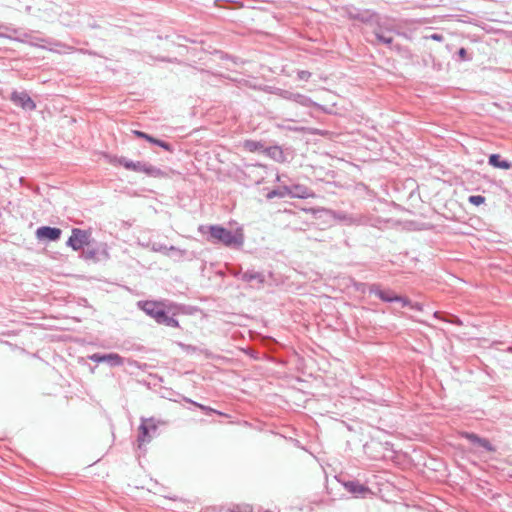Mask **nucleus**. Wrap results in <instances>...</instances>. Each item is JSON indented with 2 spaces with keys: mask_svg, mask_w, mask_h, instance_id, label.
<instances>
[{
  "mask_svg": "<svg viewBox=\"0 0 512 512\" xmlns=\"http://www.w3.org/2000/svg\"><path fill=\"white\" fill-rule=\"evenodd\" d=\"M204 226H201L199 230L204 232ZM209 236L207 240L213 244H223L227 247L239 248L244 243V235L241 229L231 231L220 225H210L206 227Z\"/></svg>",
  "mask_w": 512,
  "mask_h": 512,
  "instance_id": "nucleus-1",
  "label": "nucleus"
},
{
  "mask_svg": "<svg viewBox=\"0 0 512 512\" xmlns=\"http://www.w3.org/2000/svg\"><path fill=\"white\" fill-rule=\"evenodd\" d=\"M159 421L154 418H141L139 426V435L137 438L138 447L141 449L146 443H149L157 435Z\"/></svg>",
  "mask_w": 512,
  "mask_h": 512,
  "instance_id": "nucleus-2",
  "label": "nucleus"
},
{
  "mask_svg": "<svg viewBox=\"0 0 512 512\" xmlns=\"http://www.w3.org/2000/svg\"><path fill=\"white\" fill-rule=\"evenodd\" d=\"M139 307L150 317L154 318L157 323L164 317L165 309L163 305L155 301H143L138 303Z\"/></svg>",
  "mask_w": 512,
  "mask_h": 512,
  "instance_id": "nucleus-3",
  "label": "nucleus"
},
{
  "mask_svg": "<svg viewBox=\"0 0 512 512\" xmlns=\"http://www.w3.org/2000/svg\"><path fill=\"white\" fill-rule=\"evenodd\" d=\"M11 101L24 110L32 111L36 108L35 102L25 91H13L10 97Z\"/></svg>",
  "mask_w": 512,
  "mask_h": 512,
  "instance_id": "nucleus-4",
  "label": "nucleus"
},
{
  "mask_svg": "<svg viewBox=\"0 0 512 512\" xmlns=\"http://www.w3.org/2000/svg\"><path fill=\"white\" fill-rule=\"evenodd\" d=\"M89 234L81 229L74 228L72 234L67 241V245L73 250L78 251L88 243Z\"/></svg>",
  "mask_w": 512,
  "mask_h": 512,
  "instance_id": "nucleus-5",
  "label": "nucleus"
},
{
  "mask_svg": "<svg viewBox=\"0 0 512 512\" xmlns=\"http://www.w3.org/2000/svg\"><path fill=\"white\" fill-rule=\"evenodd\" d=\"M368 292L370 294H374L383 302L392 303L394 300H400L397 298V294H395L391 289H382L379 284H370L368 286Z\"/></svg>",
  "mask_w": 512,
  "mask_h": 512,
  "instance_id": "nucleus-6",
  "label": "nucleus"
},
{
  "mask_svg": "<svg viewBox=\"0 0 512 512\" xmlns=\"http://www.w3.org/2000/svg\"><path fill=\"white\" fill-rule=\"evenodd\" d=\"M133 171L144 173V174H146L150 177H154V178H160L165 175V173L160 168L153 166L147 162H141V161L135 162V168Z\"/></svg>",
  "mask_w": 512,
  "mask_h": 512,
  "instance_id": "nucleus-7",
  "label": "nucleus"
},
{
  "mask_svg": "<svg viewBox=\"0 0 512 512\" xmlns=\"http://www.w3.org/2000/svg\"><path fill=\"white\" fill-rule=\"evenodd\" d=\"M462 437L466 438L475 448H479L485 451H493V447L489 440L481 438L474 433L463 432Z\"/></svg>",
  "mask_w": 512,
  "mask_h": 512,
  "instance_id": "nucleus-8",
  "label": "nucleus"
},
{
  "mask_svg": "<svg viewBox=\"0 0 512 512\" xmlns=\"http://www.w3.org/2000/svg\"><path fill=\"white\" fill-rule=\"evenodd\" d=\"M61 233V229L49 226H42L36 230V236L39 239H47L49 241H57L60 238Z\"/></svg>",
  "mask_w": 512,
  "mask_h": 512,
  "instance_id": "nucleus-9",
  "label": "nucleus"
},
{
  "mask_svg": "<svg viewBox=\"0 0 512 512\" xmlns=\"http://www.w3.org/2000/svg\"><path fill=\"white\" fill-rule=\"evenodd\" d=\"M312 195L313 193L311 192V190L304 185L296 184L292 186H287V196L305 199Z\"/></svg>",
  "mask_w": 512,
  "mask_h": 512,
  "instance_id": "nucleus-10",
  "label": "nucleus"
},
{
  "mask_svg": "<svg viewBox=\"0 0 512 512\" xmlns=\"http://www.w3.org/2000/svg\"><path fill=\"white\" fill-rule=\"evenodd\" d=\"M240 279L247 283L256 282L258 285H262L265 282L264 274L255 270H247L241 273Z\"/></svg>",
  "mask_w": 512,
  "mask_h": 512,
  "instance_id": "nucleus-11",
  "label": "nucleus"
},
{
  "mask_svg": "<svg viewBox=\"0 0 512 512\" xmlns=\"http://www.w3.org/2000/svg\"><path fill=\"white\" fill-rule=\"evenodd\" d=\"M263 154L277 162H283L285 160L284 152L280 146L265 147Z\"/></svg>",
  "mask_w": 512,
  "mask_h": 512,
  "instance_id": "nucleus-12",
  "label": "nucleus"
},
{
  "mask_svg": "<svg viewBox=\"0 0 512 512\" xmlns=\"http://www.w3.org/2000/svg\"><path fill=\"white\" fill-rule=\"evenodd\" d=\"M373 34L376 38V43H382L390 47L393 44V37L390 31H383L382 28L378 27L373 31Z\"/></svg>",
  "mask_w": 512,
  "mask_h": 512,
  "instance_id": "nucleus-13",
  "label": "nucleus"
},
{
  "mask_svg": "<svg viewBox=\"0 0 512 512\" xmlns=\"http://www.w3.org/2000/svg\"><path fill=\"white\" fill-rule=\"evenodd\" d=\"M347 491L355 495H362L369 491L368 487L358 481H348L344 484Z\"/></svg>",
  "mask_w": 512,
  "mask_h": 512,
  "instance_id": "nucleus-14",
  "label": "nucleus"
},
{
  "mask_svg": "<svg viewBox=\"0 0 512 512\" xmlns=\"http://www.w3.org/2000/svg\"><path fill=\"white\" fill-rule=\"evenodd\" d=\"M124 362V358L117 353H108L104 356V363H107L111 367L122 366Z\"/></svg>",
  "mask_w": 512,
  "mask_h": 512,
  "instance_id": "nucleus-15",
  "label": "nucleus"
},
{
  "mask_svg": "<svg viewBox=\"0 0 512 512\" xmlns=\"http://www.w3.org/2000/svg\"><path fill=\"white\" fill-rule=\"evenodd\" d=\"M332 217L338 221L344 222L346 224H355L358 223V219L353 217L352 215H348L341 211H331Z\"/></svg>",
  "mask_w": 512,
  "mask_h": 512,
  "instance_id": "nucleus-16",
  "label": "nucleus"
},
{
  "mask_svg": "<svg viewBox=\"0 0 512 512\" xmlns=\"http://www.w3.org/2000/svg\"><path fill=\"white\" fill-rule=\"evenodd\" d=\"M293 102H296L297 104L304 107H320V105L314 102L310 97L300 93L295 94Z\"/></svg>",
  "mask_w": 512,
  "mask_h": 512,
  "instance_id": "nucleus-17",
  "label": "nucleus"
},
{
  "mask_svg": "<svg viewBox=\"0 0 512 512\" xmlns=\"http://www.w3.org/2000/svg\"><path fill=\"white\" fill-rule=\"evenodd\" d=\"M489 164L496 168H502V169H509L511 167V163L506 160H502L501 156L498 154L490 155Z\"/></svg>",
  "mask_w": 512,
  "mask_h": 512,
  "instance_id": "nucleus-18",
  "label": "nucleus"
},
{
  "mask_svg": "<svg viewBox=\"0 0 512 512\" xmlns=\"http://www.w3.org/2000/svg\"><path fill=\"white\" fill-rule=\"evenodd\" d=\"M278 127L293 132H308L310 134H319V131L317 129H309L305 127L292 126L286 124H279Z\"/></svg>",
  "mask_w": 512,
  "mask_h": 512,
  "instance_id": "nucleus-19",
  "label": "nucleus"
},
{
  "mask_svg": "<svg viewBox=\"0 0 512 512\" xmlns=\"http://www.w3.org/2000/svg\"><path fill=\"white\" fill-rule=\"evenodd\" d=\"M244 147L245 149H247L248 151L250 152H262L263 153V150H264V145L262 142L260 141H254V140H246L244 142Z\"/></svg>",
  "mask_w": 512,
  "mask_h": 512,
  "instance_id": "nucleus-20",
  "label": "nucleus"
},
{
  "mask_svg": "<svg viewBox=\"0 0 512 512\" xmlns=\"http://www.w3.org/2000/svg\"><path fill=\"white\" fill-rule=\"evenodd\" d=\"M287 196V186H284L280 189H273L269 191L266 195L267 199H273V198H284Z\"/></svg>",
  "mask_w": 512,
  "mask_h": 512,
  "instance_id": "nucleus-21",
  "label": "nucleus"
},
{
  "mask_svg": "<svg viewBox=\"0 0 512 512\" xmlns=\"http://www.w3.org/2000/svg\"><path fill=\"white\" fill-rule=\"evenodd\" d=\"M165 248V255L167 256H174L175 258H182L186 251L181 250L177 247L170 246V247H164Z\"/></svg>",
  "mask_w": 512,
  "mask_h": 512,
  "instance_id": "nucleus-22",
  "label": "nucleus"
},
{
  "mask_svg": "<svg viewBox=\"0 0 512 512\" xmlns=\"http://www.w3.org/2000/svg\"><path fill=\"white\" fill-rule=\"evenodd\" d=\"M159 324H164L169 327H178V325H179L178 321L175 318L170 317L167 314V312H165L164 317L160 319Z\"/></svg>",
  "mask_w": 512,
  "mask_h": 512,
  "instance_id": "nucleus-23",
  "label": "nucleus"
},
{
  "mask_svg": "<svg viewBox=\"0 0 512 512\" xmlns=\"http://www.w3.org/2000/svg\"><path fill=\"white\" fill-rule=\"evenodd\" d=\"M117 162L127 170L133 171L135 168V162L126 157H120Z\"/></svg>",
  "mask_w": 512,
  "mask_h": 512,
  "instance_id": "nucleus-24",
  "label": "nucleus"
},
{
  "mask_svg": "<svg viewBox=\"0 0 512 512\" xmlns=\"http://www.w3.org/2000/svg\"><path fill=\"white\" fill-rule=\"evenodd\" d=\"M485 198L481 195H472L469 197V202L474 205H480L484 203Z\"/></svg>",
  "mask_w": 512,
  "mask_h": 512,
  "instance_id": "nucleus-25",
  "label": "nucleus"
},
{
  "mask_svg": "<svg viewBox=\"0 0 512 512\" xmlns=\"http://www.w3.org/2000/svg\"><path fill=\"white\" fill-rule=\"evenodd\" d=\"M104 356L105 354L94 353L89 355L88 358L95 363H104Z\"/></svg>",
  "mask_w": 512,
  "mask_h": 512,
  "instance_id": "nucleus-26",
  "label": "nucleus"
},
{
  "mask_svg": "<svg viewBox=\"0 0 512 512\" xmlns=\"http://www.w3.org/2000/svg\"><path fill=\"white\" fill-rule=\"evenodd\" d=\"M156 145L163 148L164 150H166L168 152H173V147L168 142L157 139Z\"/></svg>",
  "mask_w": 512,
  "mask_h": 512,
  "instance_id": "nucleus-27",
  "label": "nucleus"
},
{
  "mask_svg": "<svg viewBox=\"0 0 512 512\" xmlns=\"http://www.w3.org/2000/svg\"><path fill=\"white\" fill-rule=\"evenodd\" d=\"M297 76H298V79H300V80L308 81L309 78L311 77V73L306 70H300V71H298Z\"/></svg>",
  "mask_w": 512,
  "mask_h": 512,
  "instance_id": "nucleus-28",
  "label": "nucleus"
},
{
  "mask_svg": "<svg viewBox=\"0 0 512 512\" xmlns=\"http://www.w3.org/2000/svg\"><path fill=\"white\" fill-rule=\"evenodd\" d=\"M296 93H293V92H290V91H287V90H283L281 91L280 95L282 98L284 99H287V100H290V101H294V96H295Z\"/></svg>",
  "mask_w": 512,
  "mask_h": 512,
  "instance_id": "nucleus-29",
  "label": "nucleus"
},
{
  "mask_svg": "<svg viewBox=\"0 0 512 512\" xmlns=\"http://www.w3.org/2000/svg\"><path fill=\"white\" fill-rule=\"evenodd\" d=\"M425 38L426 39H431V40H434V41H438V42L444 41V36L442 34H439V33H433L431 35H427Z\"/></svg>",
  "mask_w": 512,
  "mask_h": 512,
  "instance_id": "nucleus-30",
  "label": "nucleus"
},
{
  "mask_svg": "<svg viewBox=\"0 0 512 512\" xmlns=\"http://www.w3.org/2000/svg\"><path fill=\"white\" fill-rule=\"evenodd\" d=\"M397 298H399L400 300H394V302H400L403 307L411 305V301L408 298L400 296V295H397Z\"/></svg>",
  "mask_w": 512,
  "mask_h": 512,
  "instance_id": "nucleus-31",
  "label": "nucleus"
},
{
  "mask_svg": "<svg viewBox=\"0 0 512 512\" xmlns=\"http://www.w3.org/2000/svg\"><path fill=\"white\" fill-rule=\"evenodd\" d=\"M165 246L161 244L154 243L152 246L153 251L163 252L165 254Z\"/></svg>",
  "mask_w": 512,
  "mask_h": 512,
  "instance_id": "nucleus-32",
  "label": "nucleus"
},
{
  "mask_svg": "<svg viewBox=\"0 0 512 512\" xmlns=\"http://www.w3.org/2000/svg\"><path fill=\"white\" fill-rule=\"evenodd\" d=\"M133 134H134L135 136H137V137H139V138H142V139H145V140L148 138V135H149V134H147V133H145V132H142V131H139V130H134V131H133Z\"/></svg>",
  "mask_w": 512,
  "mask_h": 512,
  "instance_id": "nucleus-33",
  "label": "nucleus"
},
{
  "mask_svg": "<svg viewBox=\"0 0 512 512\" xmlns=\"http://www.w3.org/2000/svg\"><path fill=\"white\" fill-rule=\"evenodd\" d=\"M409 307L411 309L418 310V311H421L423 309V306L420 303H412L411 302V305Z\"/></svg>",
  "mask_w": 512,
  "mask_h": 512,
  "instance_id": "nucleus-34",
  "label": "nucleus"
},
{
  "mask_svg": "<svg viewBox=\"0 0 512 512\" xmlns=\"http://www.w3.org/2000/svg\"><path fill=\"white\" fill-rule=\"evenodd\" d=\"M458 54H459V56H460L462 59H466L467 51H466V49L461 48V49L458 51Z\"/></svg>",
  "mask_w": 512,
  "mask_h": 512,
  "instance_id": "nucleus-35",
  "label": "nucleus"
},
{
  "mask_svg": "<svg viewBox=\"0 0 512 512\" xmlns=\"http://www.w3.org/2000/svg\"><path fill=\"white\" fill-rule=\"evenodd\" d=\"M148 142L156 145V142H157V138H154L153 136L151 135H148V138L146 139Z\"/></svg>",
  "mask_w": 512,
  "mask_h": 512,
  "instance_id": "nucleus-36",
  "label": "nucleus"
},
{
  "mask_svg": "<svg viewBox=\"0 0 512 512\" xmlns=\"http://www.w3.org/2000/svg\"><path fill=\"white\" fill-rule=\"evenodd\" d=\"M450 322L453 323V324H456V325H461L462 324L461 320L458 317H454V319L451 320Z\"/></svg>",
  "mask_w": 512,
  "mask_h": 512,
  "instance_id": "nucleus-37",
  "label": "nucleus"
},
{
  "mask_svg": "<svg viewBox=\"0 0 512 512\" xmlns=\"http://www.w3.org/2000/svg\"><path fill=\"white\" fill-rule=\"evenodd\" d=\"M439 315H440V313H439V312H434V314H433V316H434L435 318H439Z\"/></svg>",
  "mask_w": 512,
  "mask_h": 512,
  "instance_id": "nucleus-38",
  "label": "nucleus"
},
{
  "mask_svg": "<svg viewBox=\"0 0 512 512\" xmlns=\"http://www.w3.org/2000/svg\"><path fill=\"white\" fill-rule=\"evenodd\" d=\"M198 407H200L202 410H206L207 408L203 405L197 404Z\"/></svg>",
  "mask_w": 512,
  "mask_h": 512,
  "instance_id": "nucleus-39",
  "label": "nucleus"
},
{
  "mask_svg": "<svg viewBox=\"0 0 512 512\" xmlns=\"http://www.w3.org/2000/svg\"><path fill=\"white\" fill-rule=\"evenodd\" d=\"M17 40L21 41V42H25L26 40L24 39H20V38H16Z\"/></svg>",
  "mask_w": 512,
  "mask_h": 512,
  "instance_id": "nucleus-40",
  "label": "nucleus"
},
{
  "mask_svg": "<svg viewBox=\"0 0 512 512\" xmlns=\"http://www.w3.org/2000/svg\"><path fill=\"white\" fill-rule=\"evenodd\" d=\"M4 36H5L4 34H1V33H0V37H4Z\"/></svg>",
  "mask_w": 512,
  "mask_h": 512,
  "instance_id": "nucleus-41",
  "label": "nucleus"
}]
</instances>
